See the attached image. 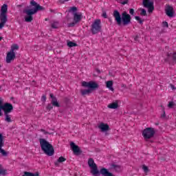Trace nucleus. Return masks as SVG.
Returning <instances> with one entry per match:
<instances>
[{
	"mask_svg": "<svg viewBox=\"0 0 176 176\" xmlns=\"http://www.w3.org/2000/svg\"><path fill=\"white\" fill-rule=\"evenodd\" d=\"M2 39H3V38L0 36V41H2Z\"/></svg>",
	"mask_w": 176,
	"mask_h": 176,
	"instance_id": "obj_48",
	"label": "nucleus"
},
{
	"mask_svg": "<svg viewBox=\"0 0 176 176\" xmlns=\"http://www.w3.org/2000/svg\"><path fill=\"white\" fill-rule=\"evenodd\" d=\"M166 14L168 17H174V14L175 13L174 12V8L170 6H168L165 10Z\"/></svg>",
	"mask_w": 176,
	"mask_h": 176,
	"instance_id": "obj_14",
	"label": "nucleus"
},
{
	"mask_svg": "<svg viewBox=\"0 0 176 176\" xmlns=\"http://www.w3.org/2000/svg\"><path fill=\"white\" fill-rule=\"evenodd\" d=\"M5 115V121L8 122V123L12 122V116L9 114V113H4Z\"/></svg>",
	"mask_w": 176,
	"mask_h": 176,
	"instance_id": "obj_22",
	"label": "nucleus"
},
{
	"mask_svg": "<svg viewBox=\"0 0 176 176\" xmlns=\"http://www.w3.org/2000/svg\"><path fill=\"white\" fill-rule=\"evenodd\" d=\"M5 145V141H3V135L2 133H0V153L3 156H8V153L2 148V147Z\"/></svg>",
	"mask_w": 176,
	"mask_h": 176,
	"instance_id": "obj_12",
	"label": "nucleus"
},
{
	"mask_svg": "<svg viewBox=\"0 0 176 176\" xmlns=\"http://www.w3.org/2000/svg\"><path fill=\"white\" fill-rule=\"evenodd\" d=\"M69 0H59L60 3H64V2H68Z\"/></svg>",
	"mask_w": 176,
	"mask_h": 176,
	"instance_id": "obj_44",
	"label": "nucleus"
},
{
	"mask_svg": "<svg viewBox=\"0 0 176 176\" xmlns=\"http://www.w3.org/2000/svg\"><path fill=\"white\" fill-rule=\"evenodd\" d=\"M108 108L110 109H118L119 108V101L116 100L108 105Z\"/></svg>",
	"mask_w": 176,
	"mask_h": 176,
	"instance_id": "obj_18",
	"label": "nucleus"
},
{
	"mask_svg": "<svg viewBox=\"0 0 176 176\" xmlns=\"http://www.w3.org/2000/svg\"><path fill=\"white\" fill-rule=\"evenodd\" d=\"M172 58H173V60L174 61V63H176V52H175V53L173 54Z\"/></svg>",
	"mask_w": 176,
	"mask_h": 176,
	"instance_id": "obj_36",
	"label": "nucleus"
},
{
	"mask_svg": "<svg viewBox=\"0 0 176 176\" xmlns=\"http://www.w3.org/2000/svg\"><path fill=\"white\" fill-rule=\"evenodd\" d=\"M100 173L102 176H113V174L109 173L108 169L102 168L100 170Z\"/></svg>",
	"mask_w": 176,
	"mask_h": 176,
	"instance_id": "obj_17",
	"label": "nucleus"
},
{
	"mask_svg": "<svg viewBox=\"0 0 176 176\" xmlns=\"http://www.w3.org/2000/svg\"><path fill=\"white\" fill-rule=\"evenodd\" d=\"M129 13H130V14H134V9H133V8H131L130 10H129Z\"/></svg>",
	"mask_w": 176,
	"mask_h": 176,
	"instance_id": "obj_41",
	"label": "nucleus"
},
{
	"mask_svg": "<svg viewBox=\"0 0 176 176\" xmlns=\"http://www.w3.org/2000/svg\"><path fill=\"white\" fill-rule=\"evenodd\" d=\"M50 97L52 98V100H54V98H57L54 96V95L53 94H50Z\"/></svg>",
	"mask_w": 176,
	"mask_h": 176,
	"instance_id": "obj_42",
	"label": "nucleus"
},
{
	"mask_svg": "<svg viewBox=\"0 0 176 176\" xmlns=\"http://www.w3.org/2000/svg\"><path fill=\"white\" fill-rule=\"evenodd\" d=\"M161 118H162V119H164V118H166V111H164L163 114L161 115Z\"/></svg>",
	"mask_w": 176,
	"mask_h": 176,
	"instance_id": "obj_43",
	"label": "nucleus"
},
{
	"mask_svg": "<svg viewBox=\"0 0 176 176\" xmlns=\"http://www.w3.org/2000/svg\"><path fill=\"white\" fill-rule=\"evenodd\" d=\"M98 129L101 130L102 132L108 131L109 130V125L108 124H104V122H102L98 125Z\"/></svg>",
	"mask_w": 176,
	"mask_h": 176,
	"instance_id": "obj_16",
	"label": "nucleus"
},
{
	"mask_svg": "<svg viewBox=\"0 0 176 176\" xmlns=\"http://www.w3.org/2000/svg\"><path fill=\"white\" fill-rule=\"evenodd\" d=\"M55 164L57 165V162H56Z\"/></svg>",
	"mask_w": 176,
	"mask_h": 176,
	"instance_id": "obj_50",
	"label": "nucleus"
},
{
	"mask_svg": "<svg viewBox=\"0 0 176 176\" xmlns=\"http://www.w3.org/2000/svg\"><path fill=\"white\" fill-rule=\"evenodd\" d=\"M39 142L41 150L45 155H47V156H53L54 155V147L52 144H50L49 142L43 138L39 139Z\"/></svg>",
	"mask_w": 176,
	"mask_h": 176,
	"instance_id": "obj_3",
	"label": "nucleus"
},
{
	"mask_svg": "<svg viewBox=\"0 0 176 176\" xmlns=\"http://www.w3.org/2000/svg\"><path fill=\"white\" fill-rule=\"evenodd\" d=\"M67 46L69 47H75V46H78V44H76V43H74L72 41H67Z\"/></svg>",
	"mask_w": 176,
	"mask_h": 176,
	"instance_id": "obj_24",
	"label": "nucleus"
},
{
	"mask_svg": "<svg viewBox=\"0 0 176 176\" xmlns=\"http://www.w3.org/2000/svg\"><path fill=\"white\" fill-rule=\"evenodd\" d=\"M46 109L47 111H52V109H53V104L51 103V104H48L46 107Z\"/></svg>",
	"mask_w": 176,
	"mask_h": 176,
	"instance_id": "obj_30",
	"label": "nucleus"
},
{
	"mask_svg": "<svg viewBox=\"0 0 176 176\" xmlns=\"http://www.w3.org/2000/svg\"><path fill=\"white\" fill-rule=\"evenodd\" d=\"M16 58V54L10 51L6 56V63L7 64H10L12 61H14Z\"/></svg>",
	"mask_w": 176,
	"mask_h": 176,
	"instance_id": "obj_13",
	"label": "nucleus"
},
{
	"mask_svg": "<svg viewBox=\"0 0 176 176\" xmlns=\"http://www.w3.org/2000/svg\"><path fill=\"white\" fill-rule=\"evenodd\" d=\"M155 129L152 127L146 128L142 131V136L144 137V140H151L155 135Z\"/></svg>",
	"mask_w": 176,
	"mask_h": 176,
	"instance_id": "obj_7",
	"label": "nucleus"
},
{
	"mask_svg": "<svg viewBox=\"0 0 176 176\" xmlns=\"http://www.w3.org/2000/svg\"><path fill=\"white\" fill-rule=\"evenodd\" d=\"M138 38V36H136V37L135 38V41H137Z\"/></svg>",
	"mask_w": 176,
	"mask_h": 176,
	"instance_id": "obj_47",
	"label": "nucleus"
},
{
	"mask_svg": "<svg viewBox=\"0 0 176 176\" xmlns=\"http://www.w3.org/2000/svg\"><path fill=\"white\" fill-rule=\"evenodd\" d=\"M135 19L137 21H139L140 24H142V23H144V21H142L141 18L138 16H135Z\"/></svg>",
	"mask_w": 176,
	"mask_h": 176,
	"instance_id": "obj_32",
	"label": "nucleus"
},
{
	"mask_svg": "<svg viewBox=\"0 0 176 176\" xmlns=\"http://www.w3.org/2000/svg\"><path fill=\"white\" fill-rule=\"evenodd\" d=\"M25 175H27V176H38V175H39V174L38 173L34 174V173H31L30 172H25Z\"/></svg>",
	"mask_w": 176,
	"mask_h": 176,
	"instance_id": "obj_27",
	"label": "nucleus"
},
{
	"mask_svg": "<svg viewBox=\"0 0 176 176\" xmlns=\"http://www.w3.org/2000/svg\"><path fill=\"white\" fill-rule=\"evenodd\" d=\"M88 166L91 168V173L93 175H100L101 173L98 171V166L94 162V160L93 158H89L88 160Z\"/></svg>",
	"mask_w": 176,
	"mask_h": 176,
	"instance_id": "obj_6",
	"label": "nucleus"
},
{
	"mask_svg": "<svg viewBox=\"0 0 176 176\" xmlns=\"http://www.w3.org/2000/svg\"><path fill=\"white\" fill-rule=\"evenodd\" d=\"M167 56H168V57H170V54L168 53V54H167Z\"/></svg>",
	"mask_w": 176,
	"mask_h": 176,
	"instance_id": "obj_49",
	"label": "nucleus"
},
{
	"mask_svg": "<svg viewBox=\"0 0 176 176\" xmlns=\"http://www.w3.org/2000/svg\"><path fill=\"white\" fill-rule=\"evenodd\" d=\"M70 146L75 155H80V153H82L79 146H77L76 144H75V143L71 142Z\"/></svg>",
	"mask_w": 176,
	"mask_h": 176,
	"instance_id": "obj_15",
	"label": "nucleus"
},
{
	"mask_svg": "<svg viewBox=\"0 0 176 176\" xmlns=\"http://www.w3.org/2000/svg\"><path fill=\"white\" fill-rule=\"evenodd\" d=\"M168 107L169 108H173V107H174V102H170L168 104Z\"/></svg>",
	"mask_w": 176,
	"mask_h": 176,
	"instance_id": "obj_37",
	"label": "nucleus"
},
{
	"mask_svg": "<svg viewBox=\"0 0 176 176\" xmlns=\"http://www.w3.org/2000/svg\"><path fill=\"white\" fill-rule=\"evenodd\" d=\"M143 6L148 8V13H152L155 10L153 6V1H149V0H143Z\"/></svg>",
	"mask_w": 176,
	"mask_h": 176,
	"instance_id": "obj_9",
	"label": "nucleus"
},
{
	"mask_svg": "<svg viewBox=\"0 0 176 176\" xmlns=\"http://www.w3.org/2000/svg\"><path fill=\"white\" fill-rule=\"evenodd\" d=\"M30 4L32 5V6H34V9H28V10H25L23 11V13H25V14L28 15V16L25 17V21H26V23H31V21L34 20V18L32 17V14H35V13H37L38 12H39V10H45V8L38 4V3H36L34 0L30 1Z\"/></svg>",
	"mask_w": 176,
	"mask_h": 176,
	"instance_id": "obj_1",
	"label": "nucleus"
},
{
	"mask_svg": "<svg viewBox=\"0 0 176 176\" xmlns=\"http://www.w3.org/2000/svg\"><path fill=\"white\" fill-rule=\"evenodd\" d=\"M52 28H54V29H57L58 28V22H54L52 25H51Z\"/></svg>",
	"mask_w": 176,
	"mask_h": 176,
	"instance_id": "obj_28",
	"label": "nucleus"
},
{
	"mask_svg": "<svg viewBox=\"0 0 176 176\" xmlns=\"http://www.w3.org/2000/svg\"><path fill=\"white\" fill-rule=\"evenodd\" d=\"M71 12H73V20L74 21L68 23L67 27L69 28H72L76 25L78 23H80L82 21V19H83V15H82V12H78V8L74 6L70 8L69 10V12L71 13Z\"/></svg>",
	"mask_w": 176,
	"mask_h": 176,
	"instance_id": "obj_4",
	"label": "nucleus"
},
{
	"mask_svg": "<svg viewBox=\"0 0 176 176\" xmlns=\"http://www.w3.org/2000/svg\"><path fill=\"white\" fill-rule=\"evenodd\" d=\"M162 25H163V27H166V28H168V23H167V22H163L162 23Z\"/></svg>",
	"mask_w": 176,
	"mask_h": 176,
	"instance_id": "obj_38",
	"label": "nucleus"
},
{
	"mask_svg": "<svg viewBox=\"0 0 176 176\" xmlns=\"http://www.w3.org/2000/svg\"><path fill=\"white\" fill-rule=\"evenodd\" d=\"M96 71L98 74H101V71L99 69H96Z\"/></svg>",
	"mask_w": 176,
	"mask_h": 176,
	"instance_id": "obj_46",
	"label": "nucleus"
},
{
	"mask_svg": "<svg viewBox=\"0 0 176 176\" xmlns=\"http://www.w3.org/2000/svg\"><path fill=\"white\" fill-rule=\"evenodd\" d=\"M170 89H172V90L176 89L175 87L173 84H170Z\"/></svg>",
	"mask_w": 176,
	"mask_h": 176,
	"instance_id": "obj_45",
	"label": "nucleus"
},
{
	"mask_svg": "<svg viewBox=\"0 0 176 176\" xmlns=\"http://www.w3.org/2000/svg\"><path fill=\"white\" fill-rule=\"evenodd\" d=\"M102 28V26H101V20L96 19L91 25V32L93 35H96V34L101 32Z\"/></svg>",
	"mask_w": 176,
	"mask_h": 176,
	"instance_id": "obj_5",
	"label": "nucleus"
},
{
	"mask_svg": "<svg viewBox=\"0 0 176 176\" xmlns=\"http://www.w3.org/2000/svg\"><path fill=\"white\" fill-rule=\"evenodd\" d=\"M113 16L115 18L116 21L117 22V24L118 25H120V24H122V21L123 25H129V24L131 23V16L127 14V12L126 11L122 12L121 16L119 11L116 10L113 12Z\"/></svg>",
	"mask_w": 176,
	"mask_h": 176,
	"instance_id": "obj_2",
	"label": "nucleus"
},
{
	"mask_svg": "<svg viewBox=\"0 0 176 176\" xmlns=\"http://www.w3.org/2000/svg\"><path fill=\"white\" fill-rule=\"evenodd\" d=\"M119 3H121V5H126L129 3V0H119Z\"/></svg>",
	"mask_w": 176,
	"mask_h": 176,
	"instance_id": "obj_31",
	"label": "nucleus"
},
{
	"mask_svg": "<svg viewBox=\"0 0 176 176\" xmlns=\"http://www.w3.org/2000/svg\"><path fill=\"white\" fill-rule=\"evenodd\" d=\"M0 30H2L5 27V24L8 22V19L0 17Z\"/></svg>",
	"mask_w": 176,
	"mask_h": 176,
	"instance_id": "obj_19",
	"label": "nucleus"
},
{
	"mask_svg": "<svg viewBox=\"0 0 176 176\" xmlns=\"http://www.w3.org/2000/svg\"><path fill=\"white\" fill-rule=\"evenodd\" d=\"M140 14H141V16H146V10H145V9L142 8L141 10Z\"/></svg>",
	"mask_w": 176,
	"mask_h": 176,
	"instance_id": "obj_34",
	"label": "nucleus"
},
{
	"mask_svg": "<svg viewBox=\"0 0 176 176\" xmlns=\"http://www.w3.org/2000/svg\"><path fill=\"white\" fill-rule=\"evenodd\" d=\"M102 16L104 17V19H108V15H107V12L103 11Z\"/></svg>",
	"mask_w": 176,
	"mask_h": 176,
	"instance_id": "obj_35",
	"label": "nucleus"
},
{
	"mask_svg": "<svg viewBox=\"0 0 176 176\" xmlns=\"http://www.w3.org/2000/svg\"><path fill=\"white\" fill-rule=\"evenodd\" d=\"M0 17L3 19H8V5L3 4L1 6V9L0 11Z\"/></svg>",
	"mask_w": 176,
	"mask_h": 176,
	"instance_id": "obj_11",
	"label": "nucleus"
},
{
	"mask_svg": "<svg viewBox=\"0 0 176 176\" xmlns=\"http://www.w3.org/2000/svg\"><path fill=\"white\" fill-rule=\"evenodd\" d=\"M80 93L82 96H89L91 93V89H81Z\"/></svg>",
	"mask_w": 176,
	"mask_h": 176,
	"instance_id": "obj_20",
	"label": "nucleus"
},
{
	"mask_svg": "<svg viewBox=\"0 0 176 176\" xmlns=\"http://www.w3.org/2000/svg\"><path fill=\"white\" fill-rule=\"evenodd\" d=\"M142 169L144 170V173H149V168H148V166L143 165Z\"/></svg>",
	"mask_w": 176,
	"mask_h": 176,
	"instance_id": "obj_33",
	"label": "nucleus"
},
{
	"mask_svg": "<svg viewBox=\"0 0 176 176\" xmlns=\"http://www.w3.org/2000/svg\"><path fill=\"white\" fill-rule=\"evenodd\" d=\"M83 87H89L91 90H95V89H98V84L94 81L86 82L84 81L82 83Z\"/></svg>",
	"mask_w": 176,
	"mask_h": 176,
	"instance_id": "obj_8",
	"label": "nucleus"
},
{
	"mask_svg": "<svg viewBox=\"0 0 176 176\" xmlns=\"http://www.w3.org/2000/svg\"><path fill=\"white\" fill-rule=\"evenodd\" d=\"M14 50H19V45L16 44H14L11 47V50L10 52L14 53Z\"/></svg>",
	"mask_w": 176,
	"mask_h": 176,
	"instance_id": "obj_25",
	"label": "nucleus"
},
{
	"mask_svg": "<svg viewBox=\"0 0 176 176\" xmlns=\"http://www.w3.org/2000/svg\"><path fill=\"white\" fill-rule=\"evenodd\" d=\"M106 86L108 89H109V90L113 91V87H112L113 86V82L112 80L107 81L106 82Z\"/></svg>",
	"mask_w": 176,
	"mask_h": 176,
	"instance_id": "obj_21",
	"label": "nucleus"
},
{
	"mask_svg": "<svg viewBox=\"0 0 176 176\" xmlns=\"http://www.w3.org/2000/svg\"><path fill=\"white\" fill-rule=\"evenodd\" d=\"M40 131L43 133L44 134H49V132L46 131L45 129H40Z\"/></svg>",
	"mask_w": 176,
	"mask_h": 176,
	"instance_id": "obj_40",
	"label": "nucleus"
},
{
	"mask_svg": "<svg viewBox=\"0 0 176 176\" xmlns=\"http://www.w3.org/2000/svg\"><path fill=\"white\" fill-rule=\"evenodd\" d=\"M2 104H3V99L0 98V116H2Z\"/></svg>",
	"mask_w": 176,
	"mask_h": 176,
	"instance_id": "obj_26",
	"label": "nucleus"
},
{
	"mask_svg": "<svg viewBox=\"0 0 176 176\" xmlns=\"http://www.w3.org/2000/svg\"><path fill=\"white\" fill-rule=\"evenodd\" d=\"M41 101H43V102H45L46 101V96L43 95L42 96Z\"/></svg>",
	"mask_w": 176,
	"mask_h": 176,
	"instance_id": "obj_39",
	"label": "nucleus"
},
{
	"mask_svg": "<svg viewBox=\"0 0 176 176\" xmlns=\"http://www.w3.org/2000/svg\"><path fill=\"white\" fill-rule=\"evenodd\" d=\"M51 104H52L53 107H56V108H60V103H58L57 98H54V100H52Z\"/></svg>",
	"mask_w": 176,
	"mask_h": 176,
	"instance_id": "obj_23",
	"label": "nucleus"
},
{
	"mask_svg": "<svg viewBox=\"0 0 176 176\" xmlns=\"http://www.w3.org/2000/svg\"><path fill=\"white\" fill-rule=\"evenodd\" d=\"M65 160H67V159L64 158V157H60L57 162L58 163H63V162H65Z\"/></svg>",
	"mask_w": 176,
	"mask_h": 176,
	"instance_id": "obj_29",
	"label": "nucleus"
},
{
	"mask_svg": "<svg viewBox=\"0 0 176 176\" xmlns=\"http://www.w3.org/2000/svg\"><path fill=\"white\" fill-rule=\"evenodd\" d=\"M2 110L4 113H10V112L13 111V105L10 103L6 102L4 104H2Z\"/></svg>",
	"mask_w": 176,
	"mask_h": 176,
	"instance_id": "obj_10",
	"label": "nucleus"
}]
</instances>
